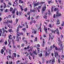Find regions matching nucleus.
Listing matches in <instances>:
<instances>
[{
	"mask_svg": "<svg viewBox=\"0 0 64 64\" xmlns=\"http://www.w3.org/2000/svg\"><path fill=\"white\" fill-rule=\"evenodd\" d=\"M8 31H9V32H12V30H8Z\"/></svg>",
	"mask_w": 64,
	"mask_h": 64,
	"instance_id": "obj_44",
	"label": "nucleus"
},
{
	"mask_svg": "<svg viewBox=\"0 0 64 64\" xmlns=\"http://www.w3.org/2000/svg\"><path fill=\"white\" fill-rule=\"evenodd\" d=\"M5 12H8V10L7 9H6L5 11Z\"/></svg>",
	"mask_w": 64,
	"mask_h": 64,
	"instance_id": "obj_50",
	"label": "nucleus"
},
{
	"mask_svg": "<svg viewBox=\"0 0 64 64\" xmlns=\"http://www.w3.org/2000/svg\"><path fill=\"white\" fill-rule=\"evenodd\" d=\"M39 16H37L36 18V19H38V18H39Z\"/></svg>",
	"mask_w": 64,
	"mask_h": 64,
	"instance_id": "obj_46",
	"label": "nucleus"
},
{
	"mask_svg": "<svg viewBox=\"0 0 64 64\" xmlns=\"http://www.w3.org/2000/svg\"><path fill=\"white\" fill-rule=\"evenodd\" d=\"M37 37H36L35 38V41H37Z\"/></svg>",
	"mask_w": 64,
	"mask_h": 64,
	"instance_id": "obj_55",
	"label": "nucleus"
},
{
	"mask_svg": "<svg viewBox=\"0 0 64 64\" xmlns=\"http://www.w3.org/2000/svg\"><path fill=\"white\" fill-rule=\"evenodd\" d=\"M43 40H44V41L43 42V44H42V46L43 47H44V44H45V42H44V39H43Z\"/></svg>",
	"mask_w": 64,
	"mask_h": 64,
	"instance_id": "obj_25",
	"label": "nucleus"
},
{
	"mask_svg": "<svg viewBox=\"0 0 64 64\" xmlns=\"http://www.w3.org/2000/svg\"><path fill=\"white\" fill-rule=\"evenodd\" d=\"M12 10H13V8H11L10 9V11H12Z\"/></svg>",
	"mask_w": 64,
	"mask_h": 64,
	"instance_id": "obj_39",
	"label": "nucleus"
},
{
	"mask_svg": "<svg viewBox=\"0 0 64 64\" xmlns=\"http://www.w3.org/2000/svg\"><path fill=\"white\" fill-rule=\"evenodd\" d=\"M4 24H7V25H8V23H12V20H11L9 21L8 20L7 21V22H4Z\"/></svg>",
	"mask_w": 64,
	"mask_h": 64,
	"instance_id": "obj_3",
	"label": "nucleus"
},
{
	"mask_svg": "<svg viewBox=\"0 0 64 64\" xmlns=\"http://www.w3.org/2000/svg\"><path fill=\"white\" fill-rule=\"evenodd\" d=\"M4 8H6V4H5V3H4Z\"/></svg>",
	"mask_w": 64,
	"mask_h": 64,
	"instance_id": "obj_38",
	"label": "nucleus"
},
{
	"mask_svg": "<svg viewBox=\"0 0 64 64\" xmlns=\"http://www.w3.org/2000/svg\"><path fill=\"white\" fill-rule=\"evenodd\" d=\"M15 2H16V3H18V0H16Z\"/></svg>",
	"mask_w": 64,
	"mask_h": 64,
	"instance_id": "obj_49",
	"label": "nucleus"
},
{
	"mask_svg": "<svg viewBox=\"0 0 64 64\" xmlns=\"http://www.w3.org/2000/svg\"><path fill=\"white\" fill-rule=\"evenodd\" d=\"M51 62V60H49V61L48 62H46V63L47 64H48V62H49L50 63Z\"/></svg>",
	"mask_w": 64,
	"mask_h": 64,
	"instance_id": "obj_31",
	"label": "nucleus"
},
{
	"mask_svg": "<svg viewBox=\"0 0 64 64\" xmlns=\"http://www.w3.org/2000/svg\"><path fill=\"white\" fill-rule=\"evenodd\" d=\"M17 37L16 38V41L18 42L20 39H21V38L20 37V35L18 34H17Z\"/></svg>",
	"mask_w": 64,
	"mask_h": 64,
	"instance_id": "obj_4",
	"label": "nucleus"
},
{
	"mask_svg": "<svg viewBox=\"0 0 64 64\" xmlns=\"http://www.w3.org/2000/svg\"><path fill=\"white\" fill-rule=\"evenodd\" d=\"M39 30H40V32H42V29H41V27H40V28H39Z\"/></svg>",
	"mask_w": 64,
	"mask_h": 64,
	"instance_id": "obj_30",
	"label": "nucleus"
},
{
	"mask_svg": "<svg viewBox=\"0 0 64 64\" xmlns=\"http://www.w3.org/2000/svg\"><path fill=\"white\" fill-rule=\"evenodd\" d=\"M1 53L2 54H3V53H4V50H1Z\"/></svg>",
	"mask_w": 64,
	"mask_h": 64,
	"instance_id": "obj_16",
	"label": "nucleus"
},
{
	"mask_svg": "<svg viewBox=\"0 0 64 64\" xmlns=\"http://www.w3.org/2000/svg\"><path fill=\"white\" fill-rule=\"evenodd\" d=\"M20 3L23 4L24 3V2L22 0H19Z\"/></svg>",
	"mask_w": 64,
	"mask_h": 64,
	"instance_id": "obj_12",
	"label": "nucleus"
},
{
	"mask_svg": "<svg viewBox=\"0 0 64 64\" xmlns=\"http://www.w3.org/2000/svg\"><path fill=\"white\" fill-rule=\"evenodd\" d=\"M60 24V22H59V20H58L57 22V24Z\"/></svg>",
	"mask_w": 64,
	"mask_h": 64,
	"instance_id": "obj_24",
	"label": "nucleus"
},
{
	"mask_svg": "<svg viewBox=\"0 0 64 64\" xmlns=\"http://www.w3.org/2000/svg\"><path fill=\"white\" fill-rule=\"evenodd\" d=\"M20 6V8L22 10V11H23V9L22 8V6Z\"/></svg>",
	"mask_w": 64,
	"mask_h": 64,
	"instance_id": "obj_26",
	"label": "nucleus"
},
{
	"mask_svg": "<svg viewBox=\"0 0 64 64\" xmlns=\"http://www.w3.org/2000/svg\"><path fill=\"white\" fill-rule=\"evenodd\" d=\"M18 11H17V12H16V15H18Z\"/></svg>",
	"mask_w": 64,
	"mask_h": 64,
	"instance_id": "obj_58",
	"label": "nucleus"
},
{
	"mask_svg": "<svg viewBox=\"0 0 64 64\" xmlns=\"http://www.w3.org/2000/svg\"><path fill=\"white\" fill-rule=\"evenodd\" d=\"M47 18V17L46 16H44V18H45V19H46Z\"/></svg>",
	"mask_w": 64,
	"mask_h": 64,
	"instance_id": "obj_34",
	"label": "nucleus"
},
{
	"mask_svg": "<svg viewBox=\"0 0 64 64\" xmlns=\"http://www.w3.org/2000/svg\"><path fill=\"white\" fill-rule=\"evenodd\" d=\"M8 42H9V45H10V43H11V41H10L9 40H8Z\"/></svg>",
	"mask_w": 64,
	"mask_h": 64,
	"instance_id": "obj_36",
	"label": "nucleus"
},
{
	"mask_svg": "<svg viewBox=\"0 0 64 64\" xmlns=\"http://www.w3.org/2000/svg\"><path fill=\"white\" fill-rule=\"evenodd\" d=\"M53 9H54V11H56L58 10V8H54L52 7L51 10V11L52 12L53 11Z\"/></svg>",
	"mask_w": 64,
	"mask_h": 64,
	"instance_id": "obj_5",
	"label": "nucleus"
},
{
	"mask_svg": "<svg viewBox=\"0 0 64 64\" xmlns=\"http://www.w3.org/2000/svg\"><path fill=\"white\" fill-rule=\"evenodd\" d=\"M28 20H29L30 19V16L28 18Z\"/></svg>",
	"mask_w": 64,
	"mask_h": 64,
	"instance_id": "obj_63",
	"label": "nucleus"
},
{
	"mask_svg": "<svg viewBox=\"0 0 64 64\" xmlns=\"http://www.w3.org/2000/svg\"><path fill=\"white\" fill-rule=\"evenodd\" d=\"M58 39L60 42V43L58 44V45H59L60 46V47L61 48L60 49V48H59L58 50H59V51H60V50H63V47H62V42L61 41H60V38H58Z\"/></svg>",
	"mask_w": 64,
	"mask_h": 64,
	"instance_id": "obj_1",
	"label": "nucleus"
},
{
	"mask_svg": "<svg viewBox=\"0 0 64 64\" xmlns=\"http://www.w3.org/2000/svg\"><path fill=\"white\" fill-rule=\"evenodd\" d=\"M11 50H10L9 52V54H11Z\"/></svg>",
	"mask_w": 64,
	"mask_h": 64,
	"instance_id": "obj_35",
	"label": "nucleus"
},
{
	"mask_svg": "<svg viewBox=\"0 0 64 64\" xmlns=\"http://www.w3.org/2000/svg\"><path fill=\"white\" fill-rule=\"evenodd\" d=\"M34 55H37V54L36 53V51H34Z\"/></svg>",
	"mask_w": 64,
	"mask_h": 64,
	"instance_id": "obj_20",
	"label": "nucleus"
},
{
	"mask_svg": "<svg viewBox=\"0 0 64 64\" xmlns=\"http://www.w3.org/2000/svg\"><path fill=\"white\" fill-rule=\"evenodd\" d=\"M29 59H30V60H31V58L30 57V56H29Z\"/></svg>",
	"mask_w": 64,
	"mask_h": 64,
	"instance_id": "obj_53",
	"label": "nucleus"
},
{
	"mask_svg": "<svg viewBox=\"0 0 64 64\" xmlns=\"http://www.w3.org/2000/svg\"><path fill=\"white\" fill-rule=\"evenodd\" d=\"M0 1L1 3H3V0H1Z\"/></svg>",
	"mask_w": 64,
	"mask_h": 64,
	"instance_id": "obj_60",
	"label": "nucleus"
},
{
	"mask_svg": "<svg viewBox=\"0 0 64 64\" xmlns=\"http://www.w3.org/2000/svg\"><path fill=\"white\" fill-rule=\"evenodd\" d=\"M29 46H28L27 47V48H24V49H25V50H26L27 49H28L29 48Z\"/></svg>",
	"mask_w": 64,
	"mask_h": 64,
	"instance_id": "obj_23",
	"label": "nucleus"
},
{
	"mask_svg": "<svg viewBox=\"0 0 64 64\" xmlns=\"http://www.w3.org/2000/svg\"><path fill=\"white\" fill-rule=\"evenodd\" d=\"M7 42H5L4 44L5 45H7Z\"/></svg>",
	"mask_w": 64,
	"mask_h": 64,
	"instance_id": "obj_48",
	"label": "nucleus"
},
{
	"mask_svg": "<svg viewBox=\"0 0 64 64\" xmlns=\"http://www.w3.org/2000/svg\"><path fill=\"white\" fill-rule=\"evenodd\" d=\"M39 49H40L39 48H37V50L38 51V52H39Z\"/></svg>",
	"mask_w": 64,
	"mask_h": 64,
	"instance_id": "obj_52",
	"label": "nucleus"
},
{
	"mask_svg": "<svg viewBox=\"0 0 64 64\" xmlns=\"http://www.w3.org/2000/svg\"><path fill=\"white\" fill-rule=\"evenodd\" d=\"M36 11V10H30V12H35Z\"/></svg>",
	"mask_w": 64,
	"mask_h": 64,
	"instance_id": "obj_15",
	"label": "nucleus"
},
{
	"mask_svg": "<svg viewBox=\"0 0 64 64\" xmlns=\"http://www.w3.org/2000/svg\"><path fill=\"white\" fill-rule=\"evenodd\" d=\"M55 62V58H54L52 60V64H53Z\"/></svg>",
	"mask_w": 64,
	"mask_h": 64,
	"instance_id": "obj_18",
	"label": "nucleus"
},
{
	"mask_svg": "<svg viewBox=\"0 0 64 64\" xmlns=\"http://www.w3.org/2000/svg\"><path fill=\"white\" fill-rule=\"evenodd\" d=\"M53 48H55V50H58V48H57V47H56L54 45H53Z\"/></svg>",
	"mask_w": 64,
	"mask_h": 64,
	"instance_id": "obj_9",
	"label": "nucleus"
},
{
	"mask_svg": "<svg viewBox=\"0 0 64 64\" xmlns=\"http://www.w3.org/2000/svg\"><path fill=\"white\" fill-rule=\"evenodd\" d=\"M18 19H17L16 20V23H17V22H18Z\"/></svg>",
	"mask_w": 64,
	"mask_h": 64,
	"instance_id": "obj_33",
	"label": "nucleus"
},
{
	"mask_svg": "<svg viewBox=\"0 0 64 64\" xmlns=\"http://www.w3.org/2000/svg\"><path fill=\"white\" fill-rule=\"evenodd\" d=\"M18 28H17V32L18 33V32L19 31V30L18 29Z\"/></svg>",
	"mask_w": 64,
	"mask_h": 64,
	"instance_id": "obj_40",
	"label": "nucleus"
},
{
	"mask_svg": "<svg viewBox=\"0 0 64 64\" xmlns=\"http://www.w3.org/2000/svg\"><path fill=\"white\" fill-rule=\"evenodd\" d=\"M50 39H51V40H52L53 39V38H51V36L50 35Z\"/></svg>",
	"mask_w": 64,
	"mask_h": 64,
	"instance_id": "obj_28",
	"label": "nucleus"
},
{
	"mask_svg": "<svg viewBox=\"0 0 64 64\" xmlns=\"http://www.w3.org/2000/svg\"><path fill=\"white\" fill-rule=\"evenodd\" d=\"M39 2H37V4H35L34 5V7H35V6H38V5H39Z\"/></svg>",
	"mask_w": 64,
	"mask_h": 64,
	"instance_id": "obj_11",
	"label": "nucleus"
},
{
	"mask_svg": "<svg viewBox=\"0 0 64 64\" xmlns=\"http://www.w3.org/2000/svg\"><path fill=\"white\" fill-rule=\"evenodd\" d=\"M2 34V30H0V36H1V34Z\"/></svg>",
	"mask_w": 64,
	"mask_h": 64,
	"instance_id": "obj_14",
	"label": "nucleus"
},
{
	"mask_svg": "<svg viewBox=\"0 0 64 64\" xmlns=\"http://www.w3.org/2000/svg\"><path fill=\"white\" fill-rule=\"evenodd\" d=\"M2 30H3L4 32H6V33H7V31L6 30H5L4 28H2Z\"/></svg>",
	"mask_w": 64,
	"mask_h": 64,
	"instance_id": "obj_22",
	"label": "nucleus"
},
{
	"mask_svg": "<svg viewBox=\"0 0 64 64\" xmlns=\"http://www.w3.org/2000/svg\"><path fill=\"white\" fill-rule=\"evenodd\" d=\"M48 2L49 4H50V3H54V2L50 1H49Z\"/></svg>",
	"mask_w": 64,
	"mask_h": 64,
	"instance_id": "obj_21",
	"label": "nucleus"
},
{
	"mask_svg": "<svg viewBox=\"0 0 64 64\" xmlns=\"http://www.w3.org/2000/svg\"><path fill=\"white\" fill-rule=\"evenodd\" d=\"M51 32H52L53 33H55V32H56L57 34L59 35V30H58V29H57L56 30H55L54 31V30H50Z\"/></svg>",
	"mask_w": 64,
	"mask_h": 64,
	"instance_id": "obj_2",
	"label": "nucleus"
},
{
	"mask_svg": "<svg viewBox=\"0 0 64 64\" xmlns=\"http://www.w3.org/2000/svg\"><path fill=\"white\" fill-rule=\"evenodd\" d=\"M33 49V48L32 47L31 49H30V50H29V52H30V51H32V49Z\"/></svg>",
	"mask_w": 64,
	"mask_h": 64,
	"instance_id": "obj_32",
	"label": "nucleus"
},
{
	"mask_svg": "<svg viewBox=\"0 0 64 64\" xmlns=\"http://www.w3.org/2000/svg\"><path fill=\"white\" fill-rule=\"evenodd\" d=\"M12 36H11V35H10L9 36V38L10 40H11L12 39V38H11V37Z\"/></svg>",
	"mask_w": 64,
	"mask_h": 64,
	"instance_id": "obj_13",
	"label": "nucleus"
},
{
	"mask_svg": "<svg viewBox=\"0 0 64 64\" xmlns=\"http://www.w3.org/2000/svg\"><path fill=\"white\" fill-rule=\"evenodd\" d=\"M39 56L40 57H41L42 56V54H40L39 55Z\"/></svg>",
	"mask_w": 64,
	"mask_h": 64,
	"instance_id": "obj_43",
	"label": "nucleus"
},
{
	"mask_svg": "<svg viewBox=\"0 0 64 64\" xmlns=\"http://www.w3.org/2000/svg\"><path fill=\"white\" fill-rule=\"evenodd\" d=\"M63 24H62V26H64V22H63Z\"/></svg>",
	"mask_w": 64,
	"mask_h": 64,
	"instance_id": "obj_54",
	"label": "nucleus"
},
{
	"mask_svg": "<svg viewBox=\"0 0 64 64\" xmlns=\"http://www.w3.org/2000/svg\"><path fill=\"white\" fill-rule=\"evenodd\" d=\"M22 30H23V31H25V30H26V29H25V28H24L22 29Z\"/></svg>",
	"mask_w": 64,
	"mask_h": 64,
	"instance_id": "obj_56",
	"label": "nucleus"
},
{
	"mask_svg": "<svg viewBox=\"0 0 64 64\" xmlns=\"http://www.w3.org/2000/svg\"><path fill=\"white\" fill-rule=\"evenodd\" d=\"M59 0V3H60L61 2V0Z\"/></svg>",
	"mask_w": 64,
	"mask_h": 64,
	"instance_id": "obj_61",
	"label": "nucleus"
},
{
	"mask_svg": "<svg viewBox=\"0 0 64 64\" xmlns=\"http://www.w3.org/2000/svg\"><path fill=\"white\" fill-rule=\"evenodd\" d=\"M46 6H44L42 9V11H45V10H46Z\"/></svg>",
	"mask_w": 64,
	"mask_h": 64,
	"instance_id": "obj_8",
	"label": "nucleus"
},
{
	"mask_svg": "<svg viewBox=\"0 0 64 64\" xmlns=\"http://www.w3.org/2000/svg\"><path fill=\"white\" fill-rule=\"evenodd\" d=\"M23 34L22 33H20V35H23Z\"/></svg>",
	"mask_w": 64,
	"mask_h": 64,
	"instance_id": "obj_37",
	"label": "nucleus"
},
{
	"mask_svg": "<svg viewBox=\"0 0 64 64\" xmlns=\"http://www.w3.org/2000/svg\"><path fill=\"white\" fill-rule=\"evenodd\" d=\"M8 27L9 28H12V26H10L9 25L8 26Z\"/></svg>",
	"mask_w": 64,
	"mask_h": 64,
	"instance_id": "obj_42",
	"label": "nucleus"
},
{
	"mask_svg": "<svg viewBox=\"0 0 64 64\" xmlns=\"http://www.w3.org/2000/svg\"><path fill=\"white\" fill-rule=\"evenodd\" d=\"M40 45H39V44H38L37 45V46H35V47H40Z\"/></svg>",
	"mask_w": 64,
	"mask_h": 64,
	"instance_id": "obj_27",
	"label": "nucleus"
},
{
	"mask_svg": "<svg viewBox=\"0 0 64 64\" xmlns=\"http://www.w3.org/2000/svg\"><path fill=\"white\" fill-rule=\"evenodd\" d=\"M8 5H11L12 4H11V3L10 2H9L8 3Z\"/></svg>",
	"mask_w": 64,
	"mask_h": 64,
	"instance_id": "obj_51",
	"label": "nucleus"
},
{
	"mask_svg": "<svg viewBox=\"0 0 64 64\" xmlns=\"http://www.w3.org/2000/svg\"><path fill=\"white\" fill-rule=\"evenodd\" d=\"M49 55V54H47V53L46 52V53L45 54V56H46H46H48V55Z\"/></svg>",
	"mask_w": 64,
	"mask_h": 64,
	"instance_id": "obj_19",
	"label": "nucleus"
},
{
	"mask_svg": "<svg viewBox=\"0 0 64 64\" xmlns=\"http://www.w3.org/2000/svg\"><path fill=\"white\" fill-rule=\"evenodd\" d=\"M44 29L46 33H47V28H44Z\"/></svg>",
	"mask_w": 64,
	"mask_h": 64,
	"instance_id": "obj_17",
	"label": "nucleus"
},
{
	"mask_svg": "<svg viewBox=\"0 0 64 64\" xmlns=\"http://www.w3.org/2000/svg\"><path fill=\"white\" fill-rule=\"evenodd\" d=\"M32 33H34V34H36V33H37V31H34V32H32Z\"/></svg>",
	"mask_w": 64,
	"mask_h": 64,
	"instance_id": "obj_29",
	"label": "nucleus"
},
{
	"mask_svg": "<svg viewBox=\"0 0 64 64\" xmlns=\"http://www.w3.org/2000/svg\"><path fill=\"white\" fill-rule=\"evenodd\" d=\"M14 57H16V54H14Z\"/></svg>",
	"mask_w": 64,
	"mask_h": 64,
	"instance_id": "obj_45",
	"label": "nucleus"
},
{
	"mask_svg": "<svg viewBox=\"0 0 64 64\" xmlns=\"http://www.w3.org/2000/svg\"><path fill=\"white\" fill-rule=\"evenodd\" d=\"M45 3V2H42L41 3V4H44Z\"/></svg>",
	"mask_w": 64,
	"mask_h": 64,
	"instance_id": "obj_57",
	"label": "nucleus"
},
{
	"mask_svg": "<svg viewBox=\"0 0 64 64\" xmlns=\"http://www.w3.org/2000/svg\"><path fill=\"white\" fill-rule=\"evenodd\" d=\"M31 13V12H29L28 13V14L29 15Z\"/></svg>",
	"mask_w": 64,
	"mask_h": 64,
	"instance_id": "obj_59",
	"label": "nucleus"
},
{
	"mask_svg": "<svg viewBox=\"0 0 64 64\" xmlns=\"http://www.w3.org/2000/svg\"><path fill=\"white\" fill-rule=\"evenodd\" d=\"M56 17H58V16H61V14H60V13H59L58 12H57V15H56Z\"/></svg>",
	"mask_w": 64,
	"mask_h": 64,
	"instance_id": "obj_6",
	"label": "nucleus"
},
{
	"mask_svg": "<svg viewBox=\"0 0 64 64\" xmlns=\"http://www.w3.org/2000/svg\"><path fill=\"white\" fill-rule=\"evenodd\" d=\"M30 56H33V59H34V54H33L32 53V52H31L30 54Z\"/></svg>",
	"mask_w": 64,
	"mask_h": 64,
	"instance_id": "obj_10",
	"label": "nucleus"
},
{
	"mask_svg": "<svg viewBox=\"0 0 64 64\" xmlns=\"http://www.w3.org/2000/svg\"><path fill=\"white\" fill-rule=\"evenodd\" d=\"M41 8V6H39L38 7V8H36V9H40V8Z\"/></svg>",
	"mask_w": 64,
	"mask_h": 64,
	"instance_id": "obj_62",
	"label": "nucleus"
},
{
	"mask_svg": "<svg viewBox=\"0 0 64 64\" xmlns=\"http://www.w3.org/2000/svg\"><path fill=\"white\" fill-rule=\"evenodd\" d=\"M54 55L55 57L56 58L58 56V53H57V52H56L55 53Z\"/></svg>",
	"mask_w": 64,
	"mask_h": 64,
	"instance_id": "obj_7",
	"label": "nucleus"
},
{
	"mask_svg": "<svg viewBox=\"0 0 64 64\" xmlns=\"http://www.w3.org/2000/svg\"><path fill=\"white\" fill-rule=\"evenodd\" d=\"M12 14H14V13H15V10H14L13 12H12Z\"/></svg>",
	"mask_w": 64,
	"mask_h": 64,
	"instance_id": "obj_47",
	"label": "nucleus"
},
{
	"mask_svg": "<svg viewBox=\"0 0 64 64\" xmlns=\"http://www.w3.org/2000/svg\"><path fill=\"white\" fill-rule=\"evenodd\" d=\"M24 11L25 12H26V11H27V8H25L24 10Z\"/></svg>",
	"mask_w": 64,
	"mask_h": 64,
	"instance_id": "obj_41",
	"label": "nucleus"
},
{
	"mask_svg": "<svg viewBox=\"0 0 64 64\" xmlns=\"http://www.w3.org/2000/svg\"><path fill=\"white\" fill-rule=\"evenodd\" d=\"M13 64V63L12 62H10V64Z\"/></svg>",
	"mask_w": 64,
	"mask_h": 64,
	"instance_id": "obj_64",
	"label": "nucleus"
}]
</instances>
